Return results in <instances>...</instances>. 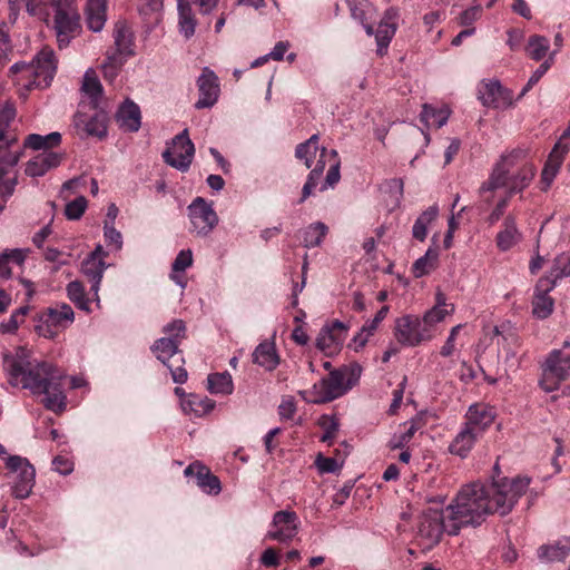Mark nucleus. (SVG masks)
<instances>
[{
  "mask_svg": "<svg viewBox=\"0 0 570 570\" xmlns=\"http://www.w3.org/2000/svg\"><path fill=\"white\" fill-rule=\"evenodd\" d=\"M493 471L497 476H492L491 483L473 482L463 485L446 507L450 513V535H458L465 527L481 525L489 514L508 515L525 494L530 485L529 478H500L498 464Z\"/></svg>",
  "mask_w": 570,
  "mask_h": 570,
  "instance_id": "1",
  "label": "nucleus"
},
{
  "mask_svg": "<svg viewBox=\"0 0 570 570\" xmlns=\"http://www.w3.org/2000/svg\"><path fill=\"white\" fill-rule=\"evenodd\" d=\"M3 368L12 386L28 389L35 395H45L43 406L55 413L66 410L62 381L65 373L47 361H40L23 346L3 354Z\"/></svg>",
  "mask_w": 570,
  "mask_h": 570,
  "instance_id": "2",
  "label": "nucleus"
},
{
  "mask_svg": "<svg viewBox=\"0 0 570 570\" xmlns=\"http://www.w3.org/2000/svg\"><path fill=\"white\" fill-rule=\"evenodd\" d=\"M361 374L362 366L358 363H351L331 371L320 383L314 384L311 391H301L299 394L307 402L315 404L332 402L352 390L358 383Z\"/></svg>",
  "mask_w": 570,
  "mask_h": 570,
  "instance_id": "3",
  "label": "nucleus"
},
{
  "mask_svg": "<svg viewBox=\"0 0 570 570\" xmlns=\"http://www.w3.org/2000/svg\"><path fill=\"white\" fill-rule=\"evenodd\" d=\"M570 376V352L553 350L549 353L543 366L540 386L546 392L558 390L560 383Z\"/></svg>",
  "mask_w": 570,
  "mask_h": 570,
  "instance_id": "4",
  "label": "nucleus"
},
{
  "mask_svg": "<svg viewBox=\"0 0 570 570\" xmlns=\"http://www.w3.org/2000/svg\"><path fill=\"white\" fill-rule=\"evenodd\" d=\"M6 466L13 474L12 495L23 500L28 498L35 485L36 470L28 459L20 455H9Z\"/></svg>",
  "mask_w": 570,
  "mask_h": 570,
  "instance_id": "5",
  "label": "nucleus"
},
{
  "mask_svg": "<svg viewBox=\"0 0 570 570\" xmlns=\"http://www.w3.org/2000/svg\"><path fill=\"white\" fill-rule=\"evenodd\" d=\"M75 321V313L66 303L46 308L38 320L36 331L39 335L53 338L60 330L67 328Z\"/></svg>",
  "mask_w": 570,
  "mask_h": 570,
  "instance_id": "6",
  "label": "nucleus"
},
{
  "mask_svg": "<svg viewBox=\"0 0 570 570\" xmlns=\"http://www.w3.org/2000/svg\"><path fill=\"white\" fill-rule=\"evenodd\" d=\"M450 513L442 509H432L423 511L417 525V534L425 539L429 546L438 544L442 534L445 532L450 535Z\"/></svg>",
  "mask_w": 570,
  "mask_h": 570,
  "instance_id": "7",
  "label": "nucleus"
},
{
  "mask_svg": "<svg viewBox=\"0 0 570 570\" xmlns=\"http://www.w3.org/2000/svg\"><path fill=\"white\" fill-rule=\"evenodd\" d=\"M394 335L405 346H417L433 337L426 325L415 315H404L395 321Z\"/></svg>",
  "mask_w": 570,
  "mask_h": 570,
  "instance_id": "8",
  "label": "nucleus"
},
{
  "mask_svg": "<svg viewBox=\"0 0 570 570\" xmlns=\"http://www.w3.org/2000/svg\"><path fill=\"white\" fill-rule=\"evenodd\" d=\"M135 53L132 38H115V43L106 51V59L101 65L105 80L114 81L121 67Z\"/></svg>",
  "mask_w": 570,
  "mask_h": 570,
  "instance_id": "9",
  "label": "nucleus"
},
{
  "mask_svg": "<svg viewBox=\"0 0 570 570\" xmlns=\"http://www.w3.org/2000/svg\"><path fill=\"white\" fill-rule=\"evenodd\" d=\"M187 209L193 230L199 236L209 235L218 224V216L213 205L203 197H196Z\"/></svg>",
  "mask_w": 570,
  "mask_h": 570,
  "instance_id": "10",
  "label": "nucleus"
},
{
  "mask_svg": "<svg viewBox=\"0 0 570 570\" xmlns=\"http://www.w3.org/2000/svg\"><path fill=\"white\" fill-rule=\"evenodd\" d=\"M87 114L79 109L73 116V125L80 138L97 137L104 139L107 136L108 115L102 109H92Z\"/></svg>",
  "mask_w": 570,
  "mask_h": 570,
  "instance_id": "11",
  "label": "nucleus"
},
{
  "mask_svg": "<svg viewBox=\"0 0 570 570\" xmlns=\"http://www.w3.org/2000/svg\"><path fill=\"white\" fill-rule=\"evenodd\" d=\"M53 9L57 36H67L81 30L79 10L72 0H57Z\"/></svg>",
  "mask_w": 570,
  "mask_h": 570,
  "instance_id": "12",
  "label": "nucleus"
},
{
  "mask_svg": "<svg viewBox=\"0 0 570 570\" xmlns=\"http://www.w3.org/2000/svg\"><path fill=\"white\" fill-rule=\"evenodd\" d=\"M478 98L488 108L505 109L512 106L511 90L502 87L499 80H482L478 86Z\"/></svg>",
  "mask_w": 570,
  "mask_h": 570,
  "instance_id": "13",
  "label": "nucleus"
},
{
  "mask_svg": "<svg viewBox=\"0 0 570 570\" xmlns=\"http://www.w3.org/2000/svg\"><path fill=\"white\" fill-rule=\"evenodd\" d=\"M347 330L348 327L337 320L324 325L316 337V347L326 356L338 353L346 338Z\"/></svg>",
  "mask_w": 570,
  "mask_h": 570,
  "instance_id": "14",
  "label": "nucleus"
},
{
  "mask_svg": "<svg viewBox=\"0 0 570 570\" xmlns=\"http://www.w3.org/2000/svg\"><path fill=\"white\" fill-rule=\"evenodd\" d=\"M173 145H183L184 153H173L170 148H167L163 151V159L167 165L185 173L189 169L195 154V146L188 137V130L184 129L176 135L173 139Z\"/></svg>",
  "mask_w": 570,
  "mask_h": 570,
  "instance_id": "15",
  "label": "nucleus"
},
{
  "mask_svg": "<svg viewBox=\"0 0 570 570\" xmlns=\"http://www.w3.org/2000/svg\"><path fill=\"white\" fill-rule=\"evenodd\" d=\"M272 528L266 534L267 539L289 542L298 532L297 514L294 511H277L273 517Z\"/></svg>",
  "mask_w": 570,
  "mask_h": 570,
  "instance_id": "16",
  "label": "nucleus"
},
{
  "mask_svg": "<svg viewBox=\"0 0 570 570\" xmlns=\"http://www.w3.org/2000/svg\"><path fill=\"white\" fill-rule=\"evenodd\" d=\"M32 62L35 63V68H37V80H31L29 83H23L26 89H43L49 87L57 69L53 50L50 48H43L36 56Z\"/></svg>",
  "mask_w": 570,
  "mask_h": 570,
  "instance_id": "17",
  "label": "nucleus"
},
{
  "mask_svg": "<svg viewBox=\"0 0 570 570\" xmlns=\"http://www.w3.org/2000/svg\"><path fill=\"white\" fill-rule=\"evenodd\" d=\"M197 86L199 90V99L196 101L195 107L197 109L213 107L219 95V82L215 72L208 67H205L197 79Z\"/></svg>",
  "mask_w": 570,
  "mask_h": 570,
  "instance_id": "18",
  "label": "nucleus"
},
{
  "mask_svg": "<svg viewBox=\"0 0 570 570\" xmlns=\"http://www.w3.org/2000/svg\"><path fill=\"white\" fill-rule=\"evenodd\" d=\"M351 16L358 21L367 36H373L376 26L377 11L368 0H345Z\"/></svg>",
  "mask_w": 570,
  "mask_h": 570,
  "instance_id": "19",
  "label": "nucleus"
},
{
  "mask_svg": "<svg viewBox=\"0 0 570 570\" xmlns=\"http://www.w3.org/2000/svg\"><path fill=\"white\" fill-rule=\"evenodd\" d=\"M185 476H195L196 484L207 494H218L222 490L219 479L199 462L190 463L184 471Z\"/></svg>",
  "mask_w": 570,
  "mask_h": 570,
  "instance_id": "20",
  "label": "nucleus"
},
{
  "mask_svg": "<svg viewBox=\"0 0 570 570\" xmlns=\"http://www.w3.org/2000/svg\"><path fill=\"white\" fill-rule=\"evenodd\" d=\"M494 417L495 412L490 405L483 403L472 404L468 410L466 422L464 425L482 435V433L493 423Z\"/></svg>",
  "mask_w": 570,
  "mask_h": 570,
  "instance_id": "21",
  "label": "nucleus"
},
{
  "mask_svg": "<svg viewBox=\"0 0 570 570\" xmlns=\"http://www.w3.org/2000/svg\"><path fill=\"white\" fill-rule=\"evenodd\" d=\"M63 155L56 151H42L27 163L26 174L30 177H41L51 168L60 165Z\"/></svg>",
  "mask_w": 570,
  "mask_h": 570,
  "instance_id": "22",
  "label": "nucleus"
},
{
  "mask_svg": "<svg viewBox=\"0 0 570 570\" xmlns=\"http://www.w3.org/2000/svg\"><path fill=\"white\" fill-rule=\"evenodd\" d=\"M570 276V256L559 255L554 258L553 264L549 273L539 279V288L546 292H551L557 282L563 277Z\"/></svg>",
  "mask_w": 570,
  "mask_h": 570,
  "instance_id": "23",
  "label": "nucleus"
},
{
  "mask_svg": "<svg viewBox=\"0 0 570 570\" xmlns=\"http://www.w3.org/2000/svg\"><path fill=\"white\" fill-rule=\"evenodd\" d=\"M116 120L124 131H138L141 125V112L139 106L127 99L119 107L116 114Z\"/></svg>",
  "mask_w": 570,
  "mask_h": 570,
  "instance_id": "24",
  "label": "nucleus"
},
{
  "mask_svg": "<svg viewBox=\"0 0 570 570\" xmlns=\"http://www.w3.org/2000/svg\"><path fill=\"white\" fill-rule=\"evenodd\" d=\"M86 23L91 32H100L107 21V0H87Z\"/></svg>",
  "mask_w": 570,
  "mask_h": 570,
  "instance_id": "25",
  "label": "nucleus"
},
{
  "mask_svg": "<svg viewBox=\"0 0 570 570\" xmlns=\"http://www.w3.org/2000/svg\"><path fill=\"white\" fill-rule=\"evenodd\" d=\"M508 158V165L509 168L512 166L510 163V158ZM535 175V168L533 165H523L519 170L510 175L509 174V180L508 185L505 186L508 188L507 193L509 196H512L517 193H521L523 189H525L530 183L532 181L533 177Z\"/></svg>",
  "mask_w": 570,
  "mask_h": 570,
  "instance_id": "26",
  "label": "nucleus"
},
{
  "mask_svg": "<svg viewBox=\"0 0 570 570\" xmlns=\"http://www.w3.org/2000/svg\"><path fill=\"white\" fill-rule=\"evenodd\" d=\"M253 362L266 371H274L279 364V356L273 342L259 343L253 352Z\"/></svg>",
  "mask_w": 570,
  "mask_h": 570,
  "instance_id": "27",
  "label": "nucleus"
},
{
  "mask_svg": "<svg viewBox=\"0 0 570 570\" xmlns=\"http://www.w3.org/2000/svg\"><path fill=\"white\" fill-rule=\"evenodd\" d=\"M509 180V165L508 158L502 157L499 163L495 164L494 168L488 180H485L479 191L483 196L488 191H493L498 188L505 187Z\"/></svg>",
  "mask_w": 570,
  "mask_h": 570,
  "instance_id": "28",
  "label": "nucleus"
},
{
  "mask_svg": "<svg viewBox=\"0 0 570 570\" xmlns=\"http://www.w3.org/2000/svg\"><path fill=\"white\" fill-rule=\"evenodd\" d=\"M570 553V537H564L553 544H543L538 549V558L541 561H563Z\"/></svg>",
  "mask_w": 570,
  "mask_h": 570,
  "instance_id": "29",
  "label": "nucleus"
},
{
  "mask_svg": "<svg viewBox=\"0 0 570 570\" xmlns=\"http://www.w3.org/2000/svg\"><path fill=\"white\" fill-rule=\"evenodd\" d=\"M480 436L481 434L464 425L450 444L449 450L453 454L465 458Z\"/></svg>",
  "mask_w": 570,
  "mask_h": 570,
  "instance_id": "30",
  "label": "nucleus"
},
{
  "mask_svg": "<svg viewBox=\"0 0 570 570\" xmlns=\"http://www.w3.org/2000/svg\"><path fill=\"white\" fill-rule=\"evenodd\" d=\"M16 118V109L13 106L7 105L0 111V142H4L7 147H12L18 141V136L11 129V124Z\"/></svg>",
  "mask_w": 570,
  "mask_h": 570,
  "instance_id": "31",
  "label": "nucleus"
},
{
  "mask_svg": "<svg viewBox=\"0 0 570 570\" xmlns=\"http://www.w3.org/2000/svg\"><path fill=\"white\" fill-rule=\"evenodd\" d=\"M520 237L517 223L513 216L509 215L503 222V229L498 233L495 242L500 250L507 252L512 248Z\"/></svg>",
  "mask_w": 570,
  "mask_h": 570,
  "instance_id": "32",
  "label": "nucleus"
},
{
  "mask_svg": "<svg viewBox=\"0 0 570 570\" xmlns=\"http://www.w3.org/2000/svg\"><path fill=\"white\" fill-rule=\"evenodd\" d=\"M106 269V263L104 259H95L94 257H87L81 264V272L91 282V291L98 292L99 285Z\"/></svg>",
  "mask_w": 570,
  "mask_h": 570,
  "instance_id": "33",
  "label": "nucleus"
},
{
  "mask_svg": "<svg viewBox=\"0 0 570 570\" xmlns=\"http://www.w3.org/2000/svg\"><path fill=\"white\" fill-rule=\"evenodd\" d=\"M180 342L177 337H161L154 343L151 351L163 364H167L179 352Z\"/></svg>",
  "mask_w": 570,
  "mask_h": 570,
  "instance_id": "34",
  "label": "nucleus"
},
{
  "mask_svg": "<svg viewBox=\"0 0 570 570\" xmlns=\"http://www.w3.org/2000/svg\"><path fill=\"white\" fill-rule=\"evenodd\" d=\"M61 142V135L57 131L50 132L46 136L38 134H30L24 140V147L35 150L43 149V151H50V148L59 146Z\"/></svg>",
  "mask_w": 570,
  "mask_h": 570,
  "instance_id": "35",
  "label": "nucleus"
},
{
  "mask_svg": "<svg viewBox=\"0 0 570 570\" xmlns=\"http://www.w3.org/2000/svg\"><path fill=\"white\" fill-rule=\"evenodd\" d=\"M207 389L212 394H232L234 390L232 375L227 371L209 374L207 377Z\"/></svg>",
  "mask_w": 570,
  "mask_h": 570,
  "instance_id": "36",
  "label": "nucleus"
},
{
  "mask_svg": "<svg viewBox=\"0 0 570 570\" xmlns=\"http://www.w3.org/2000/svg\"><path fill=\"white\" fill-rule=\"evenodd\" d=\"M420 117L421 121L426 127L435 126L436 128H441L446 124L450 117V110L445 107L438 109L429 104H424Z\"/></svg>",
  "mask_w": 570,
  "mask_h": 570,
  "instance_id": "37",
  "label": "nucleus"
},
{
  "mask_svg": "<svg viewBox=\"0 0 570 570\" xmlns=\"http://www.w3.org/2000/svg\"><path fill=\"white\" fill-rule=\"evenodd\" d=\"M181 407L185 413H194L196 416H203L215 407V401L190 394L187 400L181 402Z\"/></svg>",
  "mask_w": 570,
  "mask_h": 570,
  "instance_id": "38",
  "label": "nucleus"
},
{
  "mask_svg": "<svg viewBox=\"0 0 570 570\" xmlns=\"http://www.w3.org/2000/svg\"><path fill=\"white\" fill-rule=\"evenodd\" d=\"M82 91L90 98V108L96 109L102 95V86L92 69H88L83 76Z\"/></svg>",
  "mask_w": 570,
  "mask_h": 570,
  "instance_id": "39",
  "label": "nucleus"
},
{
  "mask_svg": "<svg viewBox=\"0 0 570 570\" xmlns=\"http://www.w3.org/2000/svg\"><path fill=\"white\" fill-rule=\"evenodd\" d=\"M379 18V14L376 16ZM400 21L399 10L391 7L385 10L384 14L376 19V36H394Z\"/></svg>",
  "mask_w": 570,
  "mask_h": 570,
  "instance_id": "40",
  "label": "nucleus"
},
{
  "mask_svg": "<svg viewBox=\"0 0 570 570\" xmlns=\"http://www.w3.org/2000/svg\"><path fill=\"white\" fill-rule=\"evenodd\" d=\"M549 292L539 288V283L535 286V295L532 301V313L540 320L547 318L553 311L554 302L548 295Z\"/></svg>",
  "mask_w": 570,
  "mask_h": 570,
  "instance_id": "41",
  "label": "nucleus"
},
{
  "mask_svg": "<svg viewBox=\"0 0 570 570\" xmlns=\"http://www.w3.org/2000/svg\"><path fill=\"white\" fill-rule=\"evenodd\" d=\"M439 207L436 205L430 206L425 209L415 220L412 228V236L423 242L428 235L429 225L438 217Z\"/></svg>",
  "mask_w": 570,
  "mask_h": 570,
  "instance_id": "42",
  "label": "nucleus"
},
{
  "mask_svg": "<svg viewBox=\"0 0 570 570\" xmlns=\"http://www.w3.org/2000/svg\"><path fill=\"white\" fill-rule=\"evenodd\" d=\"M439 252L436 248H429L425 254L417 258L412 265V274L415 278L423 277L436 267Z\"/></svg>",
  "mask_w": 570,
  "mask_h": 570,
  "instance_id": "43",
  "label": "nucleus"
},
{
  "mask_svg": "<svg viewBox=\"0 0 570 570\" xmlns=\"http://www.w3.org/2000/svg\"><path fill=\"white\" fill-rule=\"evenodd\" d=\"M320 151L318 135H312L306 141L296 146L295 156L296 158L304 160L306 168H311L313 166L314 158Z\"/></svg>",
  "mask_w": 570,
  "mask_h": 570,
  "instance_id": "44",
  "label": "nucleus"
},
{
  "mask_svg": "<svg viewBox=\"0 0 570 570\" xmlns=\"http://www.w3.org/2000/svg\"><path fill=\"white\" fill-rule=\"evenodd\" d=\"M177 9L180 32L185 36H193L195 32L196 21L194 19L190 3L187 0H177Z\"/></svg>",
  "mask_w": 570,
  "mask_h": 570,
  "instance_id": "45",
  "label": "nucleus"
},
{
  "mask_svg": "<svg viewBox=\"0 0 570 570\" xmlns=\"http://www.w3.org/2000/svg\"><path fill=\"white\" fill-rule=\"evenodd\" d=\"M327 232L328 228L324 223L317 222L308 225L303 230V246L306 248L320 246Z\"/></svg>",
  "mask_w": 570,
  "mask_h": 570,
  "instance_id": "46",
  "label": "nucleus"
},
{
  "mask_svg": "<svg viewBox=\"0 0 570 570\" xmlns=\"http://www.w3.org/2000/svg\"><path fill=\"white\" fill-rule=\"evenodd\" d=\"M568 151L569 145L559 140L549 154L542 170L556 177Z\"/></svg>",
  "mask_w": 570,
  "mask_h": 570,
  "instance_id": "47",
  "label": "nucleus"
},
{
  "mask_svg": "<svg viewBox=\"0 0 570 570\" xmlns=\"http://www.w3.org/2000/svg\"><path fill=\"white\" fill-rule=\"evenodd\" d=\"M26 259L22 249L14 248L0 254V278H8L11 275L10 264L21 265Z\"/></svg>",
  "mask_w": 570,
  "mask_h": 570,
  "instance_id": "48",
  "label": "nucleus"
},
{
  "mask_svg": "<svg viewBox=\"0 0 570 570\" xmlns=\"http://www.w3.org/2000/svg\"><path fill=\"white\" fill-rule=\"evenodd\" d=\"M549 48L550 43L548 38H529L525 51L533 60H541L547 56Z\"/></svg>",
  "mask_w": 570,
  "mask_h": 570,
  "instance_id": "49",
  "label": "nucleus"
},
{
  "mask_svg": "<svg viewBox=\"0 0 570 570\" xmlns=\"http://www.w3.org/2000/svg\"><path fill=\"white\" fill-rule=\"evenodd\" d=\"M67 294L78 308L89 311V301L86 298L85 288L80 282H70L67 285Z\"/></svg>",
  "mask_w": 570,
  "mask_h": 570,
  "instance_id": "50",
  "label": "nucleus"
},
{
  "mask_svg": "<svg viewBox=\"0 0 570 570\" xmlns=\"http://www.w3.org/2000/svg\"><path fill=\"white\" fill-rule=\"evenodd\" d=\"M454 312V305L450 304V308H441L433 306L426 311L422 317V321L426 325L428 330L433 334V327L435 324L442 322L446 315Z\"/></svg>",
  "mask_w": 570,
  "mask_h": 570,
  "instance_id": "51",
  "label": "nucleus"
},
{
  "mask_svg": "<svg viewBox=\"0 0 570 570\" xmlns=\"http://www.w3.org/2000/svg\"><path fill=\"white\" fill-rule=\"evenodd\" d=\"M407 423H405V426ZM417 430L416 422L412 420L409 422V426L402 433H395L389 441L387 446L391 450L403 449L413 438Z\"/></svg>",
  "mask_w": 570,
  "mask_h": 570,
  "instance_id": "52",
  "label": "nucleus"
},
{
  "mask_svg": "<svg viewBox=\"0 0 570 570\" xmlns=\"http://www.w3.org/2000/svg\"><path fill=\"white\" fill-rule=\"evenodd\" d=\"M9 72L18 76L17 81L19 82L26 80L24 83H29L31 80H37V68L33 62H16L10 67Z\"/></svg>",
  "mask_w": 570,
  "mask_h": 570,
  "instance_id": "53",
  "label": "nucleus"
},
{
  "mask_svg": "<svg viewBox=\"0 0 570 570\" xmlns=\"http://www.w3.org/2000/svg\"><path fill=\"white\" fill-rule=\"evenodd\" d=\"M347 454V451L344 452L345 456ZM344 458L338 460L337 458H328L324 456L323 454H318L315 459V465L320 473H336L340 471V469L343 466Z\"/></svg>",
  "mask_w": 570,
  "mask_h": 570,
  "instance_id": "54",
  "label": "nucleus"
},
{
  "mask_svg": "<svg viewBox=\"0 0 570 570\" xmlns=\"http://www.w3.org/2000/svg\"><path fill=\"white\" fill-rule=\"evenodd\" d=\"M88 202L85 196H78L65 207V215L69 220H78L85 214Z\"/></svg>",
  "mask_w": 570,
  "mask_h": 570,
  "instance_id": "55",
  "label": "nucleus"
},
{
  "mask_svg": "<svg viewBox=\"0 0 570 570\" xmlns=\"http://www.w3.org/2000/svg\"><path fill=\"white\" fill-rule=\"evenodd\" d=\"M330 155L335 159V163L332 164L330 169L327 170L325 181L320 188L321 191H324L330 187L333 188L340 181V178H341V174H340L341 163L337 159L338 154L335 149H332L330 151Z\"/></svg>",
  "mask_w": 570,
  "mask_h": 570,
  "instance_id": "56",
  "label": "nucleus"
},
{
  "mask_svg": "<svg viewBox=\"0 0 570 570\" xmlns=\"http://www.w3.org/2000/svg\"><path fill=\"white\" fill-rule=\"evenodd\" d=\"M320 425L324 430V434L322 435L321 441L332 444V441L340 428L338 421L335 417L323 416L321 419Z\"/></svg>",
  "mask_w": 570,
  "mask_h": 570,
  "instance_id": "57",
  "label": "nucleus"
},
{
  "mask_svg": "<svg viewBox=\"0 0 570 570\" xmlns=\"http://www.w3.org/2000/svg\"><path fill=\"white\" fill-rule=\"evenodd\" d=\"M193 264V254L190 249H183L176 256L173 263V272L174 273H183Z\"/></svg>",
  "mask_w": 570,
  "mask_h": 570,
  "instance_id": "58",
  "label": "nucleus"
},
{
  "mask_svg": "<svg viewBox=\"0 0 570 570\" xmlns=\"http://www.w3.org/2000/svg\"><path fill=\"white\" fill-rule=\"evenodd\" d=\"M104 236L108 245H115L116 249H120L122 247L121 233L117 230L115 226L112 224H109L108 222H106L104 226Z\"/></svg>",
  "mask_w": 570,
  "mask_h": 570,
  "instance_id": "59",
  "label": "nucleus"
},
{
  "mask_svg": "<svg viewBox=\"0 0 570 570\" xmlns=\"http://www.w3.org/2000/svg\"><path fill=\"white\" fill-rule=\"evenodd\" d=\"M11 147H7L4 142H0V163L6 166L14 167L21 156L20 151L10 150Z\"/></svg>",
  "mask_w": 570,
  "mask_h": 570,
  "instance_id": "60",
  "label": "nucleus"
},
{
  "mask_svg": "<svg viewBox=\"0 0 570 570\" xmlns=\"http://www.w3.org/2000/svg\"><path fill=\"white\" fill-rule=\"evenodd\" d=\"M550 68L549 61H544L541 63L538 69L531 75L529 78L527 85L522 88L520 95L518 98L523 97L541 78L542 76L548 71Z\"/></svg>",
  "mask_w": 570,
  "mask_h": 570,
  "instance_id": "61",
  "label": "nucleus"
},
{
  "mask_svg": "<svg viewBox=\"0 0 570 570\" xmlns=\"http://www.w3.org/2000/svg\"><path fill=\"white\" fill-rule=\"evenodd\" d=\"M45 259L51 263H56L57 265L52 268V272H57L60 266L66 265L68 263L67 259H62L65 254L53 247H47L43 252Z\"/></svg>",
  "mask_w": 570,
  "mask_h": 570,
  "instance_id": "62",
  "label": "nucleus"
},
{
  "mask_svg": "<svg viewBox=\"0 0 570 570\" xmlns=\"http://www.w3.org/2000/svg\"><path fill=\"white\" fill-rule=\"evenodd\" d=\"M164 332L169 335L168 337H177L181 341L185 336L186 326L184 321L174 320L164 327Z\"/></svg>",
  "mask_w": 570,
  "mask_h": 570,
  "instance_id": "63",
  "label": "nucleus"
},
{
  "mask_svg": "<svg viewBox=\"0 0 570 570\" xmlns=\"http://www.w3.org/2000/svg\"><path fill=\"white\" fill-rule=\"evenodd\" d=\"M261 563L266 568H276L281 563L278 552L274 548H267L261 556Z\"/></svg>",
  "mask_w": 570,
  "mask_h": 570,
  "instance_id": "64",
  "label": "nucleus"
}]
</instances>
